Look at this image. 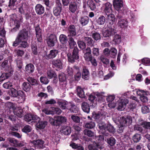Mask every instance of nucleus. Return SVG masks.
Masks as SVG:
<instances>
[{
    "label": "nucleus",
    "instance_id": "2eb2a0df",
    "mask_svg": "<svg viewBox=\"0 0 150 150\" xmlns=\"http://www.w3.org/2000/svg\"><path fill=\"white\" fill-rule=\"evenodd\" d=\"M68 31L69 34L68 35L69 36L74 37L76 35V30L75 26L73 25H71L69 26L68 28Z\"/></svg>",
    "mask_w": 150,
    "mask_h": 150
},
{
    "label": "nucleus",
    "instance_id": "e433bc0d",
    "mask_svg": "<svg viewBox=\"0 0 150 150\" xmlns=\"http://www.w3.org/2000/svg\"><path fill=\"white\" fill-rule=\"evenodd\" d=\"M47 74L48 77L49 79H51L53 77L55 78L57 76L56 74L54 71L50 69L48 71Z\"/></svg>",
    "mask_w": 150,
    "mask_h": 150
},
{
    "label": "nucleus",
    "instance_id": "4c0bfd02",
    "mask_svg": "<svg viewBox=\"0 0 150 150\" xmlns=\"http://www.w3.org/2000/svg\"><path fill=\"white\" fill-rule=\"evenodd\" d=\"M31 86L30 84L27 82H24L23 84V90L26 91H29L30 88Z\"/></svg>",
    "mask_w": 150,
    "mask_h": 150
},
{
    "label": "nucleus",
    "instance_id": "6e6552de",
    "mask_svg": "<svg viewBox=\"0 0 150 150\" xmlns=\"http://www.w3.org/2000/svg\"><path fill=\"white\" fill-rule=\"evenodd\" d=\"M11 19L14 21V25L15 27L12 30V31H14L17 30L20 26L19 21L18 20H16L17 18L16 15L15 14H12L10 15Z\"/></svg>",
    "mask_w": 150,
    "mask_h": 150
},
{
    "label": "nucleus",
    "instance_id": "39448f33",
    "mask_svg": "<svg viewBox=\"0 0 150 150\" xmlns=\"http://www.w3.org/2000/svg\"><path fill=\"white\" fill-rule=\"evenodd\" d=\"M78 53L77 48H75L73 50L72 55L70 54H68L67 56L69 61L71 63H73L76 60L78 59L79 56L78 55Z\"/></svg>",
    "mask_w": 150,
    "mask_h": 150
},
{
    "label": "nucleus",
    "instance_id": "412c9836",
    "mask_svg": "<svg viewBox=\"0 0 150 150\" xmlns=\"http://www.w3.org/2000/svg\"><path fill=\"white\" fill-rule=\"evenodd\" d=\"M35 30L37 40L38 42H41L42 40L41 30L39 27H37L35 28Z\"/></svg>",
    "mask_w": 150,
    "mask_h": 150
},
{
    "label": "nucleus",
    "instance_id": "774afa93",
    "mask_svg": "<svg viewBox=\"0 0 150 150\" xmlns=\"http://www.w3.org/2000/svg\"><path fill=\"white\" fill-rule=\"evenodd\" d=\"M32 115L30 114L26 115L24 117L25 120L28 122L32 121Z\"/></svg>",
    "mask_w": 150,
    "mask_h": 150
},
{
    "label": "nucleus",
    "instance_id": "393cba45",
    "mask_svg": "<svg viewBox=\"0 0 150 150\" xmlns=\"http://www.w3.org/2000/svg\"><path fill=\"white\" fill-rule=\"evenodd\" d=\"M89 21L88 18L86 16L81 17L79 19L80 23L82 26L86 25L88 23Z\"/></svg>",
    "mask_w": 150,
    "mask_h": 150
},
{
    "label": "nucleus",
    "instance_id": "a18cd8bd",
    "mask_svg": "<svg viewBox=\"0 0 150 150\" xmlns=\"http://www.w3.org/2000/svg\"><path fill=\"white\" fill-rule=\"evenodd\" d=\"M108 143L111 146H113L115 144V140L113 137L108 138L107 139Z\"/></svg>",
    "mask_w": 150,
    "mask_h": 150
},
{
    "label": "nucleus",
    "instance_id": "69168bd1",
    "mask_svg": "<svg viewBox=\"0 0 150 150\" xmlns=\"http://www.w3.org/2000/svg\"><path fill=\"white\" fill-rule=\"evenodd\" d=\"M142 111L143 113L146 114L149 112V109L147 106H143L142 107Z\"/></svg>",
    "mask_w": 150,
    "mask_h": 150
},
{
    "label": "nucleus",
    "instance_id": "49530a36",
    "mask_svg": "<svg viewBox=\"0 0 150 150\" xmlns=\"http://www.w3.org/2000/svg\"><path fill=\"white\" fill-rule=\"evenodd\" d=\"M84 134L88 137H92L94 136V133L91 130L88 129H85L83 131Z\"/></svg>",
    "mask_w": 150,
    "mask_h": 150
},
{
    "label": "nucleus",
    "instance_id": "6e6d98bb",
    "mask_svg": "<svg viewBox=\"0 0 150 150\" xmlns=\"http://www.w3.org/2000/svg\"><path fill=\"white\" fill-rule=\"evenodd\" d=\"M85 60L87 62H90L93 58L91 54H85L83 56Z\"/></svg>",
    "mask_w": 150,
    "mask_h": 150
},
{
    "label": "nucleus",
    "instance_id": "aec40b11",
    "mask_svg": "<svg viewBox=\"0 0 150 150\" xmlns=\"http://www.w3.org/2000/svg\"><path fill=\"white\" fill-rule=\"evenodd\" d=\"M106 113L103 112H98L93 115V117L95 119L102 120L105 118Z\"/></svg>",
    "mask_w": 150,
    "mask_h": 150
},
{
    "label": "nucleus",
    "instance_id": "0e129e2a",
    "mask_svg": "<svg viewBox=\"0 0 150 150\" xmlns=\"http://www.w3.org/2000/svg\"><path fill=\"white\" fill-rule=\"evenodd\" d=\"M31 130V128L30 126L26 125L22 129V131L24 132L27 133L30 132Z\"/></svg>",
    "mask_w": 150,
    "mask_h": 150
},
{
    "label": "nucleus",
    "instance_id": "72a5a7b5",
    "mask_svg": "<svg viewBox=\"0 0 150 150\" xmlns=\"http://www.w3.org/2000/svg\"><path fill=\"white\" fill-rule=\"evenodd\" d=\"M105 22V17L101 15L96 20V22L99 25L104 24Z\"/></svg>",
    "mask_w": 150,
    "mask_h": 150
},
{
    "label": "nucleus",
    "instance_id": "4468645a",
    "mask_svg": "<svg viewBox=\"0 0 150 150\" xmlns=\"http://www.w3.org/2000/svg\"><path fill=\"white\" fill-rule=\"evenodd\" d=\"M113 5L116 10H118L123 6V2L121 0H114Z\"/></svg>",
    "mask_w": 150,
    "mask_h": 150
},
{
    "label": "nucleus",
    "instance_id": "c03bdc74",
    "mask_svg": "<svg viewBox=\"0 0 150 150\" xmlns=\"http://www.w3.org/2000/svg\"><path fill=\"white\" fill-rule=\"evenodd\" d=\"M27 81L32 85H36L38 84V82L36 80L31 77H28L27 78Z\"/></svg>",
    "mask_w": 150,
    "mask_h": 150
},
{
    "label": "nucleus",
    "instance_id": "f8f14e48",
    "mask_svg": "<svg viewBox=\"0 0 150 150\" xmlns=\"http://www.w3.org/2000/svg\"><path fill=\"white\" fill-rule=\"evenodd\" d=\"M35 11L38 15H41L45 12V8L41 4H37L35 7Z\"/></svg>",
    "mask_w": 150,
    "mask_h": 150
},
{
    "label": "nucleus",
    "instance_id": "f257e3e1",
    "mask_svg": "<svg viewBox=\"0 0 150 150\" xmlns=\"http://www.w3.org/2000/svg\"><path fill=\"white\" fill-rule=\"evenodd\" d=\"M28 32L25 29L21 30L18 33L13 46L16 47L18 45L21 47L25 48L28 45L27 40L28 39Z\"/></svg>",
    "mask_w": 150,
    "mask_h": 150
},
{
    "label": "nucleus",
    "instance_id": "4d7b16f0",
    "mask_svg": "<svg viewBox=\"0 0 150 150\" xmlns=\"http://www.w3.org/2000/svg\"><path fill=\"white\" fill-rule=\"evenodd\" d=\"M76 72V73L74 76V78L76 80L79 81L80 79L81 76V73L79 72V68L78 69V70H77Z\"/></svg>",
    "mask_w": 150,
    "mask_h": 150
},
{
    "label": "nucleus",
    "instance_id": "de8ad7c7",
    "mask_svg": "<svg viewBox=\"0 0 150 150\" xmlns=\"http://www.w3.org/2000/svg\"><path fill=\"white\" fill-rule=\"evenodd\" d=\"M9 76V74L6 73H3L0 76V82L3 81L7 79Z\"/></svg>",
    "mask_w": 150,
    "mask_h": 150
},
{
    "label": "nucleus",
    "instance_id": "c85d7f7f",
    "mask_svg": "<svg viewBox=\"0 0 150 150\" xmlns=\"http://www.w3.org/2000/svg\"><path fill=\"white\" fill-rule=\"evenodd\" d=\"M58 53V51L56 50H52L50 51L49 54L47 57L49 59L53 58L55 57Z\"/></svg>",
    "mask_w": 150,
    "mask_h": 150
},
{
    "label": "nucleus",
    "instance_id": "f3484780",
    "mask_svg": "<svg viewBox=\"0 0 150 150\" xmlns=\"http://www.w3.org/2000/svg\"><path fill=\"white\" fill-rule=\"evenodd\" d=\"M31 142L34 145L35 147H37L39 149H41L43 148V144L44 142L41 140H34L32 141Z\"/></svg>",
    "mask_w": 150,
    "mask_h": 150
},
{
    "label": "nucleus",
    "instance_id": "f704fd0d",
    "mask_svg": "<svg viewBox=\"0 0 150 150\" xmlns=\"http://www.w3.org/2000/svg\"><path fill=\"white\" fill-rule=\"evenodd\" d=\"M85 41L86 42L88 45L90 46H93L94 43V41L90 37H84Z\"/></svg>",
    "mask_w": 150,
    "mask_h": 150
},
{
    "label": "nucleus",
    "instance_id": "37998d69",
    "mask_svg": "<svg viewBox=\"0 0 150 150\" xmlns=\"http://www.w3.org/2000/svg\"><path fill=\"white\" fill-rule=\"evenodd\" d=\"M95 126V124L94 122L91 121L86 123L85 127L87 128L92 129L94 128Z\"/></svg>",
    "mask_w": 150,
    "mask_h": 150
},
{
    "label": "nucleus",
    "instance_id": "a211bd4d",
    "mask_svg": "<svg viewBox=\"0 0 150 150\" xmlns=\"http://www.w3.org/2000/svg\"><path fill=\"white\" fill-rule=\"evenodd\" d=\"M13 112L15 115L17 116L21 117L23 115V110L20 107H17L14 110Z\"/></svg>",
    "mask_w": 150,
    "mask_h": 150
},
{
    "label": "nucleus",
    "instance_id": "423d86ee",
    "mask_svg": "<svg viewBox=\"0 0 150 150\" xmlns=\"http://www.w3.org/2000/svg\"><path fill=\"white\" fill-rule=\"evenodd\" d=\"M117 30L115 26L109 27L103 33V35L105 37H108L115 34Z\"/></svg>",
    "mask_w": 150,
    "mask_h": 150
},
{
    "label": "nucleus",
    "instance_id": "20e7f679",
    "mask_svg": "<svg viewBox=\"0 0 150 150\" xmlns=\"http://www.w3.org/2000/svg\"><path fill=\"white\" fill-rule=\"evenodd\" d=\"M99 128L104 133V131H108L110 132H113L115 131V129L110 124L106 125L104 123L99 124L98 125Z\"/></svg>",
    "mask_w": 150,
    "mask_h": 150
},
{
    "label": "nucleus",
    "instance_id": "5701e85b",
    "mask_svg": "<svg viewBox=\"0 0 150 150\" xmlns=\"http://www.w3.org/2000/svg\"><path fill=\"white\" fill-rule=\"evenodd\" d=\"M77 95L80 98H84L85 95L84 92L82 88L78 86L77 88Z\"/></svg>",
    "mask_w": 150,
    "mask_h": 150
},
{
    "label": "nucleus",
    "instance_id": "473e14b6",
    "mask_svg": "<svg viewBox=\"0 0 150 150\" xmlns=\"http://www.w3.org/2000/svg\"><path fill=\"white\" fill-rule=\"evenodd\" d=\"M47 122L46 121H38L37 124L36 126L37 128L40 129L44 128L47 125Z\"/></svg>",
    "mask_w": 150,
    "mask_h": 150
},
{
    "label": "nucleus",
    "instance_id": "338daca9",
    "mask_svg": "<svg viewBox=\"0 0 150 150\" xmlns=\"http://www.w3.org/2000/svg\"><path fill=\"white\" fill-rule=\"evenodd\" d=\"M15 52L16 54V55L18 57H19L18 58H20V57L22 58V56L24 53L23 51L20 50H16Z\"/></svg>",
    "mask_w": 150,
    "mask_h": 150
},
{
    "label": "nucleus",
    "instance_id": "6ab92c4d",
    "mask_svg": "<svg viewBox=\"0 0 150 150\" xmlns=\"http://www.w3.org/2000/svg\"><path fill=\"white\" fill-rule=\"evenodd\" d=\"M81 106L83 110L87 113H89L90 110L89 106L86 102H83L81 104Z\"/></svg>",
    "mask_w": 150,
    "mask_h": 150
},
{
    "label": "nucleus",
    "instance_id": "cd10ccee",
    "mask_svg": "<svg viewBox=\"0 0 150 150\" xmlns=\"http://www.w3.org/2000/svg\"><path fill=\"white\" fill-rule=\"evenodd\" d=\"M79 68L76 66H74L73 68L68 67L67 69L68 74L70 75H72L74 72H76Z\"/></svg>",
    "mask_w": 150,
    "mask_h": 150
},
{
    "label": "nucleus",
    "instance_id": "c9c22d12",
    "mask_svg": "<svg viewBox=\"0 0 150 150\" xmlns=\"http://www.w3.org/2000/svg\"><path fill=\"white\" fill-rule=\"evenodd\" d=\"M59 40L61 43L63 44H66L67 41V37L64 34H61L59 38Z\"/></svg>",
    "mask_w": 150,
    "mask_h": 150
},
{
    "label": "nucleus",
    "instance_id": "e2e57ef3",
    "mask_svg": "<svg viewBox=\"0 0 150 150\" xmlns=\"http://www.w3.org/2000/svg\"><path fill=\"white\" fill-rule=\"evenodd\" d=\"M58 104L59 107L62 109H65L67 108V103L66 102L63 101L62 102H58Z\"/></svg>",
    "mask_w": 150,
    "mask_h": 150
},
{
    "label": "nucleus",
    "instance_id": "0eeeda50",
    "mask_svg": "<svg viewBox=\"0 0 150 150\" xmlns=\"http://www.w3.org/2000/svg\"><path fill=\"white\" fill-rule=\"evenodd\" d=\"M80 3L81 2L79 0H78V1L76 0L74 1L73 2L71 3L69 5V10L71 12L74 13L80 5Z\"/></svg>",
    "mask_w": 150,
    "mask_h": 150
},
{
    "label": "nucleus",
    "instance_id": "9b49d317",
    "mask_svg": "<svg viewBox=\"0 0 150 150\" xmlns=\"http://www.w3.org/2000/svg\"><path fill=\"white\" fill-rule=\"evenodd\" d=\"M54 68H56L58 69L62 68V63L61 60L57 59L53 60L52 62Z\"/></svg>",
    "mask_w": 150,
    "mask_h": 150
},
{
    "label": "nucleus",
    "instance_id": "5fc2aeb1",
    "mask_svg": "<svg viewBox=\"0 0 150 150\" xmlns=\"http://www.w3.org/2000/svg\"><path fill=\"white\" fill-rule=\"evenodd\" d=\"M17 91L13 88H12L10 90L9 92L10 95L13 97H16L17 96Z\"/></svg>",
    "mask_w": 150,
    "mask_h": 150
},
{
    "label": "nucleus",
    "instance_id": "680f3d73",
    "mask_svg": "<svg viewBox=\"0 0 150 150\" xmlns=\"http://www.w3.org/2000/svg\"><path fill=\"white\" fill-rule=\"evenodd\" d=\"M92 37L96 40H97L101 38L100 36L99 33L97 32L94 33L92 34Z\"/></svg>",
    "mask_w": 150,
    "mask_h": 150
},
{
    "label": "nucleus",
    "instance_id": "13d9d810",
    "mask_svg": "<svg viewBox=\"0 0 150 150\" xmlns=\"http://www.w3.org/2000/svg\"><path fill=\"white\" fill-rule=\"evenodd\" d=\"M99 59L104 64H107L109 63V60L103 55H101L99 57Z\"/></svg>",
    "mask_w": 150,
    "mask_h": 150
},
{
    "label": "nucleus",
    "instance_id": "c756f323",
    "mask_svg": "<svg viewBox=\"0 0 150 150\" xmlns=\"http://www.w3.org/2000/svg\"><path fill=\"white\" fill-rule=\"evenodd\" d=\"M26 71L28 73H33L34 70V67L32 64H29L26 65L25 67Z\"/></svg>",
    "mask_w": 150,
    "mask_h": 150
},
{
    "label": "nucleus",
    "instance_id": "bb28decb",
    "mask_svg": "<svg viewBox=\"0 0 150 150\" xmlns=\"http://www.w3.org/2000/svg\"><path fill=\"white\" fill-rule=\"evenodd\" d=\"M87 5L92 11L94 10L96 8V4L92 0H88L87 2Z\"/></svg>",
    "mask_w": 150,
    "mask_h": 150
},
{
    "label": "nucleus",
    "instance_id": "58836bf2",
    "mask_svg": "<svg viewBox=\"0 0 150 150\" xmlns=\"http://www.w3.org/2000/svg\"><path fill=\"white\" fill-rule=\"evenodd\" d=\"M141 139V135L139 134H134L132 137V139L135 143L139 142Z\"/></svg>",
    "mask_w": 150,
    "mask_h": 150
},
{
    "label": "nucleus",
    "instance_id": "a19ab883",
    "mask_svg": "<svg viewBox=\"0 0 150 150\" xmlns=\"http://www.w3.org/2000/svg\"><path fill=\"white\" fill-rule=\"evenodd\" d=\"M7 140L10 143L12 144L13 146H17V144L18 141L14 138H8L7 139Z\"/></svg>",
    "mask_w": 150,
    "mask_h": 150
},
{
    "label": "nucleus",
    "instance_id": "dca6fc26",
    "mask_svg": "<svg viewBox=\"0 0 150 150\" xmlns=\"http://www.w3.org/2000/svg\"><path fill=\"white\" fill-rule=\"evenodd\" d=\"M107 15L106 19L110 25L113 24L115 22V17L114 14L111 13H108Z\"/></svg>",
    "mask_w": 150,
    "mask_h": 150
},
{
    "label": "nucleus",
    "instance_id": "2f4dec72",
    "mask_svg": "<svg viewBox=\"0 0 150 150\" xmlns=\"http://www.w3.org/2000/svg\"><path fill=\"white\" fill-rule=\"evenodd\" d=\"M89 72L87 69L83 68V69L82 77L85 80H87L88 79Z\"/></svg>",
    "mask_w": 150,
    "mask_h": 150
},
{
    "label": "nucleus",
    "instance_id": "b1692460",
    "mask_svg": "<svg viewBox=\"0 0 150 150\" xmlns=\"http://www.w3.org/2000/svg\"><path fill=\"white\" fill-rule=\"evenodd\" d=\"M28 6L24 3H22L19 5L18 7L19 11L21 14H24L25 10L27 8Z\"/></svg>",
    "mask_w": 150,
    "mask_h": 150
},
{
    "label": "nucleus",
    "instance_id": "4be33fe9",
    "mask_svg": "<svg viewBox=\"0 0 150 150\" xmlns=\"http://www.w3.org/2000/svg\"><path fill=\"white\" fill-rule=\"evenodd\" d=\"M117 25L121 28H124L127 26V22L125 19H120L118 20Z\"/></svg>",
    "mask_w": 150,
    "mask_h": 150
},
{
    "label": "nucleus",
    "instance_id": "8fccbe9b",
    "mask_svg": "<svg viewBox=\"0 0 150 150\" xmlns=\"http://www.w3.org/2000/svg\"><path fill=\"white\" fill-rule=\"evenodd\" d=\"M71 129L70 127H67L62 130V133L66 135H69L71 132Z\"/></svg>",
    "mask_w": 150,
    "mask_h": 150
},
{
    "label": "nucleus",
    "instance_id": "3c124183",
    "mask_svg": "<svg viewBox=\"0 0 150 150\" xmlns=\"http://www.w3.org/2000/svg\"><path fill=\"white\" fill-rule=\"evenodd\" d=\"M113 41L115 44H119L121 42V38L120 35H115Z\"/></svg>",
    "mask_w": 150,
    "mask_h": 150
},
{
    "label": "nucleus",
    "instance_id": "ea45409f",
    "mask_svg": "<svg viewBox=\"0 0 150 150\" xmlns=\"http://www.w3.org/2000/svg\"><path fill=\"white\" fill-rule=\"evenodd\" d=\"M140 124L146 129H149L150 130V122L142 121Z\"/></svg>",
    "mask_w": 150,
    "mask_h": 150
},
{
    "label": "nucleus",
    "instance_id": "9d476101",
    "mask_svg": "<svg viewBox=\"0 0 150 150\" xmlns=\"http://www.w3.org/2000/svg\"><path fill=\"white\" fill-rule=\"evenodd\" d=\"M56 40L57 38L55 35L53 34L50 35L47 39V43L48 46L50 47L54 46Z\"/></svg>",
    "mask_w": 150,
    "mask_h": 150
},
{
    "label": "nucleus",
    "instance_id": "79ce46f5",
    "mask_svg": "<svg viewBox=\"0 0 150 150\" xmlns=\"http://www.w3.org/2000/svg\"><path fill=\"white\" fill-rule=\"evenodd\" d=\"M69 43L70 47L71 48H73L74 47L76 48V44L73 38L71 37L69 39Z\"/></svg>",
    "mask_w": 150,
    "mask_h": 150
},
{
    "label": "nucleus",
    "instance_id": "603ef678",
    "mask_svg": "<svg viewBox=\"0 0 150 150\" xmlns=\"http://www.w3.org/2000/svg\"><path fill=\"white\" fill-rule=\"evenodd\" d=\"M16 62L18 67L20 69L22 68L23 66L22 58H18L16 59Z\"/></svg>",
    "mask_w": 150,
    "mask_h": 150
},
{
    "label": "nucleus",
    "instance_id": "ddd939ff",
    "mask_svg": "<svg viewBox=\"0 0 150 150\" xmlns=\"http://www.w3.org/2000/svg\"><path fill=\"white\" fill-rule=\"evenodd\" d=\"M105 8L104 11L106 15L112 13V4L109 2H107L104 4Z\"/></svg>",
    "mask_w": 150,
    "mask_h": 150
},
{
    "label": "nucleus",
    "instance_id": "09e8293b",
    "mask_svg": "<svg viewBox=\"0 0 150 150\" xmlns=\"http://www.w3.org/2000/svg\"><path fill=\"white\" fill-rule=\"evenodd\" d=\"M6 105L7 107L10 109H12L14 111V110L16 109L17 107L16 106V105L12 103L8 102L6 104Z\"/></svg>",
    "mask_w": 150,
    "mask_h": 150
},
{
    "label": "nucleus",
    "instance_id": "f03ea898",
    "mask_svg": "<svg viewBox=\"0 0 150 150\" xmlns=\"http://www.w3.org/2000/svg\"><path fill=\"white\" fill-rule=\"evenodd\" d=\"M112 119L117 124H120L125 126H127L129 124H131L132 122V117L130 116L125 117H120V119H118V120L114 118L113 117Z\"/></svg>",
    "mask_w": 150,
    "mask_h": 150
},
{
    "label": "nucleus",
    "instance_id": "052dcab7",
    "mask_svg": "<svg viewBox=\"0 0 150 150\" xmlns=\"http://www.w3.org/2000/svg\"><path fill=\"white\" fill-rule=\"evenodd\" d=\"M70 146L73 149H78L80 150H83V148L82 147L79 146L77 144L74 143L70 144Z\"/></svg>",
    "mask_w": 150,
    "mask_h": 150
},
{
    "label": "nucleus",
    "instance_id": "864d4df0",
    "mask_svg": "<svg viewBox=\"0 0 150 150\" xmlns=\"http://www.w3.org/2000/svg\"><path fill=\"white\" fill-rule=\"evenodd\" d=\"M52 115H54V114L59 115L62 112V110L59 108H52Z\"/></svg>",
    "mask_w": 150,
    "mask_h": 150
},
{
    "label": "nucleus",
    "instance_id": "1a4fd4ad",
    "mask_svg": "<svg viewBox=\"0 0 150 150\" xmlns=\"http://www.w3.org/2000/svg\"><path fill=\"white\" fill-rule=\"evenodd\" d=\"M88 148L90 150H98V149H102L103 148V146L100 142H95L93 144L89 145Z\"/></svg>",
    "mask_w": 150,
    "mask_h": 150
},
{
    "label": "nucleus",
    "instance_id": "7ed1b4c3",
    "mask_svg": "<svg viewBox=\"0 0 150 150\" xmlns=\"http://www.w3.org/2000/svg\"><path fill=\"white\" fill-rule=\"evenodd\" d=\"M128 103L129 100L127 99L120 98L117 103V109L120 111L123 110Z\"/></svg>",
    "mask_w": 150,
    "mask_h": 150
},
{
    "label": "nucleus",
    "instance_id": "a878e982",
    "mask_svg": "<svg viewBox=\"0 0 150 150\" xmlns=\"http://www.w3.org/2000/svg\"><path fill=\"white\" fill-rule=\"evenodd\" d=\"M66 121L67 119L65 117L61 116H58L56 119L57 125H60L62 123L65 122Z\"/></svg>",
    "mask_w": 150,
    "mask_h": 150
},
{
    "label": "nucleus",
    "instance_id": "7c9ffc66",
    "mask_svg": "<svg viewBox=\"0 0 150 150\" xmlns=\"http://www.w3.org/2000/svg\"><path fill=\"white\" fill-rule=\"evenodd\" d=\"M62 7L55 6L53 9V13L54 15L56 16H59L62 10Z\"/></svg>",
    "mask_w": 150,
    "mask_h": 150
},
{
    "label": "nucleus",
    "instance_id": "bf43d9fd",
    "mask_svg": "<svg viewBox=\"0 0 150 150\" xmlns=\"http://www.w3.org/2000/svg\"><path fill=\"white\" fill-rule=\"evenodd\" d=\"M77 43L79 47L82 50H83L85 48L86 45L83 41L80 40L78 41Z\"/></svg>",
    "mask_w": 150,
    "mask_h": 150
}]
</instances>
